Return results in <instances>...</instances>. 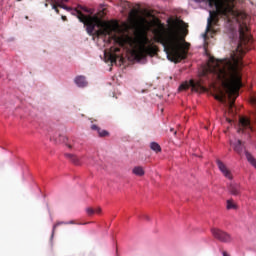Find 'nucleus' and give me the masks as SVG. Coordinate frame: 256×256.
<instances>
[{
	"instance_id": "15",
	"label": "nucleus",
	"mask_w": 256,
	"mask_h": 256,
	"mask_svg": "<svg viewBox=\"0 0 256 256\" xmlns=\"http://www.w3.org/2000/svg\"><path fill=\"white\" fill-rule=\"evenodd\" d=\"M67 159H69L74 165H81V159L73 154H65Z\"/></svg>"
},
{
	"instance_id": "24",
	"label": "nucleus",
	"mask_w": 256,
	"mask_h": 256,
	"mask_svg": "<svg viewBox=\"0 0 256 256\" xmlns=\"http://www.w3.org/2000/svg\"><path fill=\"white\" fill-rule=\"evenodd\" d=\"M49 3L51 5V0H46V3L44 4V7H49Z\"/></svg>"
},
{
	"instance_id": "1",
	"label": "nucleus",
	"mask_w": 256,
	"mask_h": 256,
	"mask_svg": "<svg viewBox=\"0 0 256 256\" xmlns=\"http://www.w3.org/2000/svg\"><path fill=\"white\" fill-rule=\"evenodd\" d=\"M207 71L212 73L220 82L221 87H214V98L220 103L229 98L228 113L235 115V99L239 97V91L243 87V61L241 57L233 55L231 59L217 60L210 57L207 63Z\"/></svg>"
},
{
	"instance_id": "9",
	"label": "nucleus",
	"mask_w": 256,
	"mask_h": 256,
	"mask_svg": "<svg viewBox=\"0 0 256 256\" xmlns=\"http://www.w3.org/2000/svg\"><path fill=\"white\" fill-rule=\"evenodd\" d=\"M119 51H121V48L111 47L108 52L104 53V57L107 61H110V63H117V60L119 59Z\"/></svg>"
},
{
	"instance_id": "33",
	"label": "nucleus",
	"mask_w": 256,
	"mask_h": 256,
	"mask_svg": "<svg viewBox=\"0 0 256 256\" xmlns=\"http://www.w3.org/2000/svg\"><path fill=\"white\" fill-rule=\"evenodd\" d=\"M174 135H177V131H174Z\"/></svg>"
},
{
	"instance_id": "2",
	"label": "nucleus",
	"mask_w": 256,
	"mask_h": 256,
	"mask_svg": "<svg viewBox=\"0 0 256 256\" xmlns=\"http://www.w3.org/2000/svg\"><path fill=\"white\" fill-rule=\"evenodd\" d=\"M210 7H215L216 11H210V16L207 21L206 33L213 31V24L219 23V15L225 19H235L239 24V39L240 42L237 51L243 55L249 51V45L253 43V36L249 33V16L235 8L237 0H208Z\"/></svg>"
},
{
	"instance_id": "32",
	"label": "nucleus",
	"mask_w": 256,
	"mask_h": 256,
	"mask_svg": "<svg viewBox=\"0 0 256 256\" xmlns=\"http://www.w3.org/2000/svg\"><path fill=\"white\" fill-rule=\"evenodd\" d=\"M170 131H171V132H173V131H174V129H173V128H171V129H170Z\"/></svg>"
},
{
	"instance_id": "16",
	"label": "nucleus",
	"mask_w": 256,
	"mask_h": 256,
	"mask_svg": "<svg viewBox=\"0 0 256 256\" xmlns=\"http://www.w3.org/2000/svg\"><path fill=\"white\" fill-rule=\"evenodd\" d=\"M150 149H152V151H155V153H161V145H159V143L157 142H152L150 144Z\"/></svg>"
},
{
	"instance_id": "20",
	"label": "nucleus",
	"mask_w": 256,
	"mask_h": 256,
	"mask_svg": "<svg viewBox=\"0 0 256 256\" xmlns=\"http://www.w3.org/2000/svg\"><path fill=\"white\" fill-rule=\"evenodd\" d=\"M59 225H69V223L67 222H57L54 226H53V231H55V229H57V227H59Z\"/></svg>"
},
{
	"instance_id": "14",
	"label": "nucleus",
	"mask_w": 256,
	"mask_h": 256,
	"mask_svg": "<svg viewBox=\"0 0 256 256\" xmlns=\"http://www.w3.org/2000/svg\"><path fill=\"white\" fill-rule=\"evenodd\" d=\"M133 175H136L137 177H143L145 175V170L141 166H135L132 169Z\"/></svg>"
},
{
	"instance_id": "34",
	"label": "nucleus",
	"mask_w": 256,
	"mask_h": 256,
	"mask_svg": "<svg viewBox=\"0 0 256 256\" xmlns=\"http://www.w3.org/2000/svg\"><path fill=\"white\" fill-rule=\"evenodd\" d=\"M68 147H69V149H71L72 146H71V145H68Z\"/></svg>"
},
{
	"instance_id": "21",
	"label": "nucleus",
	"mask_w": 256,
	"mask_h": 256,
	"mask_svg": "<svg viewBox=\"0 0 256 256\" xmlns=\"http://www.w3.org/2000/svg\"><path fill=\"white\" fill-rule=\"evenodd\" d=\"M86 213H87V215H89V216L95 215V209H93V208H87V209H86Z\"/></svg>"
},
{
	"instance_id": "10",
	"label": "nucleus",
	"mask_w": 256,
	"mask_h": 256,
	"mask_svg": "<svg viewBox=\"0 0 256 256\" xmlns=\"http://www.w3.org/2000/svg\"><path fill=\"white\" fill-rule=\"evenodd\" d=\"M217 166L219 171L222 173V175L229 179L230 181H233V173L230 171V169L223 163L221 160H216Z\"/></svg>"
},
{
	"instance_id": "8",
	"label": "nucleus",
	"mask_w": 256,
	"mask_h": 256,
	"mask_svg": "<svg viewBox=\"0 0 256 256\" xmlns=\"http://www.w3.org/2000/svg\"><path fill=\"white\" fill-rule=\"evenodd\" d=\"M211 232L214 239L221 241V243H231V235L229 233L217 228H213Z\"/></svg>"
},
{
	"instance_id": "25",
	"label": "nucleus",
	"mask_w": 256,
	"mask_h": 256,
	"mask_svg": "<svg viewBox=\"0 0 256 256\" xmlns=\"http://www.w3.org/2000/svg\"><path fill=\"white\" fill-rule=\"evenodd\" d=\"M67 223H68V225H76L75 221H73V220H71V221H69Z\"/></svg>"
},
{
	"instance_id": "31",
	"label": "nucleus",
	"mask_w": 256,
	"mask_h": 256,
	"mask_svg": "<svg viewBox=\"0 0 256 256\" xmlns=\"http://www.w3.org/2000/svg\"><path fill=\"white\" fill-rule=\"evenodd\" d=\"M25 19H29V16H25Z\"/></svg>"
},
{
	"instance_id": "22",
	"label": "nucleus",
	"mask_w": 256,
	"mask_h": 256,
	"mask_svg": "<svg viewBox=\"0 0 256 256\" xmlns=\"http://www.w3.org/2000/svg\"><path fill=\"white\" fill-rule=\"evenodd\" d=\"M91 129H92V131H99V126H97V125H95V124H93L92 126H91Z\"/></svg>"
},
{
	"instance_id": "13",
	"label": "nucleus",
	"mask_w": 256,
	"mask_h": 256,
	"mask_svg": "<svg viewBox=\"0 0 256 256\" xmlns=\"http://www.w3.org/2000/svg\"><path fill=\"white\" fill-rule=\"evenodd\" d=\"M234 151L236 153H238V155H241V153H243V149H244V146H243V142L241 140H237L236 142L234 143H231Z\"/></svg>"
},
{
	"instance_id": "30",
	"label": "nucleus",
	"mask_w": 256,
	"mask_h": 256,
	"mask_svg": "<svg viewBox=\"0 0 256 256\" xmlns=\"http://www.w3.org/2000/svg\"><path fill=\"white\" fill-rule=\"evenodd\" d=\"M226 121H228L229 123H232L233 120H231L230 118H226Z\"/></svg>"
},
{
	"instance_id": "5",
	"label": "nucleus",
	"mask_w": 256,
	"mask_h": 256,
	"mask_svg": "<svg viewBox=\"0 0 256 256\" xmlns=\"http://www.w3.org/2000/svg\"><path fill=\"white\" fill-rule=\"evenodd\" d=\"M147 43H149V38L145 37L144 44H142L137 50L133 52L135 59H138V61H141V59H145L147 55H155V47L153 45L146 46Z\"/></svg>"
},
{
	"instance_id": "28",
	"label": "nucleus",
	"mask_w": 256,
	"mask_h": 256,
	"mask_svg": "<svg viewBox=\"0 0 256 256\" xmlns=\"http://www.w3.org/2000/svg\"><path fill=\"white\" fill-rule=\"evenodd\" d=\"M95 213H101V208H97L96 210H95Z\"/></svg>"
},
{
	"instance_id": "27",
	"label": "nucleus",
	"mask_w": 256,
	"mask_h": 256,
	"mask_svg": "<svg viewBox=\"0 0 256 256\" xmlns=\"http://www.w3.org/2000/svg\"><path fill=\"white\" fill-rule=\"evenodd\" d=\"M143 218L146 219V221H150V218L148 215H144Z\"/></svg>"
},
{
	"instance_id": "17",
	"label": "nucleus",
	"mask_w": 256,
	"mask_h": 256,
	"mask_svg": "<svg viewBox=\"0 0 256 256\" xmlns=\"http://www.w3.org/2000/svg\"><path fill=\"white\" fill-rule=\"evenodd\" d=\"M50 3L52 5V9H54L57 15H59V5H57L59 2L57 0H50Z\"/></svg>"
},
{
	"instance_id": "11",
	"label": "nucleus",
	"mask_w": 256,
	"mask_h": 256,
	"mask_svg": "<svg viewBox=\"0 0 256 256\" xmlns=\"http://www.w3.org/2000/svg\"><path fill=\"white\" fill-rule=\"evenodd\" d=\"M228 191L231 195H234V196L241 195V184L236 182H231L228 186Z\"/></svg>"
},
{
	"instance_id": "18",
	"label": "nucleus",
	"mask_w": 256,
	"mask_h": 256,
	"mask_svg": "<svg viewBox=\"0 0 256 256\" xmlns=\"http://www.w3.org/2000/svg\"><path fill=\"white\" fill-rule=\"evenodd\" d=\"M226 208L228 210L237 209V204H235V202H233V200H227Z\"/></svg>"
},
{
	"instance_id": "23",
	"label": "nucleus",
	"mask_w": 256,
	"mask_h": 256,
	"mask_svg": "<svg viewBox=\"0 0 256 256\" xmlns=\"http://www.w3.org/2000/svg\"><path fill=\"white\" fill-rule=\"evenodd\" d=\"M69 2V0H58V3H61L62 5L64 4V3H68Z\"/></svg>"
},
{
	"instance_id": "26",
	"label": "nucleus",
	"mask_w": 256,
	"mask_h": 256,
	"mask_svg": "<svg viewBox=\"0 0 256 256\" xmlns=\"http://www.w3.org/2000/svg\"><path fill=\"white\" fill-rule=\"evenodd\" d=\"M222 255L223 256H230L229 253H227V251H222Z\"/></svg>"
},
{
	"instance_id": "4",
	"label": "nucleus",
	"mask_w": 256,
	"mask_h": 256,
	"mask_svg": "<svg viewBox=\"0 0 256 256\" xmlns=\"http://www.w3.org/2000/svg\"><path fill=\"white\" fill-rule=\"evenodd\" d=\"M56 5L60 9H65V11H72V15H75L79 19L80 23H83L86 27L88 35L93 37H107L111 36L115 31H117V26L111 22H107L99 18L97 15H93V11L85 6L79 5L76 9H71L65 4L56 2Z\"/></svg>"
},
{
	"instance_id": "3",
	"label": "nucleus",
	"mask_w": 256,
	"mask_h": 256,
	"mask_svg": "<svg viewBox=\"0 0 256 256\" xmlns=\"http://www.w3.org/2000/svg\"><path fill=\"white\" fill-rule=\"evenodd\" d=\"M154 39L156 43H160L164 47L169 61L181 63L183 59H187L189 43L185 42V37L181 36L177 26L169 28H165L163 25L159 26L154 29Z\"/></svg>"
},
{
	"instance_id": "7",
	"label": "nucleus",
	"mask_w": 256,
	"mask_h": 256,
	"mask_svg": "<svg viewBox=\"0 0 256 256\" xmlns=\"http://www.w3.org/2000/svg\"><path fill=\"white\" fill-rule=\"evenodd\" d=\"M237 133H242L244 135H251V133H253V126L251 125V120L249 118H239Z\"/></svg>"
},
{
	"instance_id": "6",
	"label": "nucleus",
	"mask_w": 256,
	"mask_h": 256,
	"mask_svg": "<svg viewBox=\"0 0 256 256\" xmlns=\"http://www.w3.org/2000/svg\"><path fill=\"white\" fill-rule=\"evenodd\" d=\"M189 87L192 88V91H196V93L207 91V87H205V85L203 84V80H190L189 82H184L180 85L179 91H187Z\"/></svg>"
},
{
	"instance_id": "29",
	"label": "nucleus",
	"mask_w": 256,
	"mask_h": 256,
	"mask_svg": "<svg viewBox=\"0 0 256 256\" xmlns=\"http://www.w3.org/2000/svg\"><path fill=\"white\" fill-rule=\"evenodd\" d=\"M63 21H67V16H62Z\"/></svg>"
},
{
	"instance_id": "12",
	"label": "nucleus",
	"mask_w": 256,
	"mask_h": 256,
	"mask_svg": "<svg viewBox=\"0 0 256 256\" xmlns=\"http://www.w3.org/2000/svg\"><path fill=\"white\" fill-rule=\"evenodd\" d=\"M74 83L77 85V87H87V85L89 84L85 76H76L74 79Z\"/></svg>"
},
{
	"instance_id": "19",
	"label": "nucleus",
	"mask_w": 256,
	"mask_h": 256,
	"mask_svg": "<svg viewBox=\"0 0 256 256\" xmlns=\"http://www.w3.org/2000/svg\"><path fill=\"white\" fill-rule=\"evenodd\" d=\"M97 133L99 137H107V135H109V132H107V130H101V128L98 129Z\"/></svg>"
}]
</instances>
